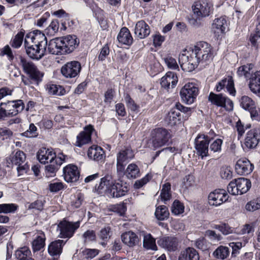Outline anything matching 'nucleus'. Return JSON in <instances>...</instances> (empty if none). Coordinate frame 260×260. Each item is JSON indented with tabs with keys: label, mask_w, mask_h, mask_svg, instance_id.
I'll list each match as a JSON object with an SVG mask.
<instances>
[{
	"label": "nucleus",
	"mask_w": 260,
	"mask_h": 260,
	"mask_svg": "<svg viewBox=\"0 0 260 260\" xmlns=\"http://www.w3.org/2000/svg\"><path fill=\"white\" fill-rule=\"evenodd\" d=\"M25 105L22 100L8 101L0 103V120H5L7 118L16 116L24 109Z\"/></svg>",
	"instance_id": "nucleus-1"
},
{
	"label": "nucleus",
	"mask_w": 260,
	"mask_h": 260,
	"mask_svg": "<svg viewBox=\"0 0 260 260\" xmlns=\"http://www.w3.org/2000/svg\"><path fill=\"white\" fill-rule=\"evenodd\" d=\"M193 55L198 58L201 67L205 68L212 61L213 57L212 48L210 44L205 42H199L192 49Z\"/></svg>",
	"instance_id": "nucleus-2"
},
{
	"label": "nucleus",
	"mask_w": 260,
	"mask_h": 260,
	"mask_svg": "<svg viewBox=\"0 0 260 260\" xmlns=\"http://www.w3.org/2000/svg\"><path fill=\"white\" fill-rule=\"evenodd\" d=\"M171 138L170 132L166 128L158 127L151 131L150 142L154 149L167 145Z\"/></svg>",
	"instance_id": "nucleus-3"
},
{
	"label": "nucleus",
	"mask_w": 260,
	"mask_h": 260,
	"mask_svg": "<svg viewBox=\"0 0 260 260\" xmlns=\"http://www.w3.org/2000/svg\"><path fill=\"white\" fill-rule=\"evenodd\" d=\"M20 65L23 71L37 84H39L42 81L44 74L39 70L32 62L27 60L25 58H21Z\"/></svg>",
	"instance_id": "nucleus-4"
},
{
	"label": "nucleus",
	"mask_w": 260,
	"mask_h": 260,
	"mask_svg": "<svg viewBox=\"0 0 260 260\" xmlns=\"http://www.w3.org/2000/svg\"><path fill=\"white\" fill-rule=\"evenodd\" d=\"M199 93V88L196 83L188 82L185 84L180 91L182 100L187 104L194 103Z\"/></svg>",
	"instance_id": "nucleus-5"
},
{
	"label": "nucleus",
	"mask_w": 260,
	"mask_h": 260,
	"mask_svg": "<svg viewBox=\"0 0 260 260\" xmlns=\"http://www.w3.org/2000/svg\"><path fill=\"white\" fill-rule=\"evenodd\" d=\"M25 159V154L22 151L18 150L14 154L7 158V166L9 167L11 165L18 166L17 168L18 173L19 175H21L23 173H26L29 169V167L26 164L21 166L24 162Z\"/></svg>",
	"instance_id": "nucleus-6"
},
{
	"label": "nucleus",
	"mask_w": 260,
	"mask_h": 260,
	"mask_svg": "<svg viewBox=\"0 0 260 260\" xmlns=\"http://www.w3.org/2000/svg\"><path fill=\"white\" fill-rule=\"evenodd\" d=\"M135 154L131 148L125 147L117 154V171L123 172L125 165L134 157Z\"/></svg>",
	"instance_id": "nucleus-7"
},
{
	"label": "nucleus",
	"mask_w": 260,
	"mask_h": 260,
	"mask_svg": "<svg viewBox=\"0 0 260 260\" xmlns=\"http://www.w3.org/2000/svg\"><path fill=\"white\" fill-rule=\"evenodd\" d=\"M80 222L62 221L58 224L60 231V237L61 238H70L74 235L76 230L80 226Z\"/></svg>",
	"instance_id": "nucleus-8"
},
{
	"label": "nucleus",
	"mask_w": 260,
	"mask_h": 260,
	"mask_svg": "<svg viewBox=\"0 0 260 260\" xmlns=\"http://www.w3.org/2000/svg\"><path fill=\"white\" fill-rule=\"evenodd\" d=\"M211 141L210 136L200 134L195 139V148L197 153L202 158L208 155L209 144Z\"/></svg>",
	"instance_id": "nucleus-9"
},
{
	"label": "nucleus",
	"mask_w": 260,
	"mask_h": 260,
	"mask_svg": "<svg viewBox=\"0 0 260 260\" xmlns=\"http://www.w3.org/2000/svg\"><path fill=\"white\" fill-rule=\"evenodd\" d=\"M26 42L32 43L46 51L47 46V38L40 30H35L26 35L25 38Z\"/></svg>",
	"instance_id": "nucleus-10"
},
{
	"label": "nucleus",
	"mask_w": 260,
	"mask_h": 260,
	"mask_svg": "<svg viewBox=\"0 0 260 260\" xmlns=\"http://www.w3.org/2000/svg\"><path fill=\"white\" fill-rule=\"evenodd\" d=\"M208 100L212 104L218 107H223L227 111H231L233 109V102L222 94H215L211 92L209 95Z\"/></svg>",
	"instance_id": "nucleus-11"
},
{
	"label": "nucleus",
	"mask_w": 260,
	"mask_h": 260,
	"mask_svg": "<svg viewBox=\"0 0 260 260\" xmlns=\"http://www.w3.org/2000/svg\"><path fill=\"white\" fill-rule=\"evenodd\" d=\"M81 66L79 62L72 61L64 64L61 69L62 75L67 78H73L78 76L81 71Z\"/></svg>",
	"instance_id": "nucleus-12"
},
{
	"label": "nucleus",
	"mask_w": 260,
	"mask_h": 260,
	"mask_svg": "<svg viewBox=\"0 0 260 260\" xmlns=\"http://www.w3.org/2000/svg\"><path fill=\"white\" fill-rule=\"evenodd\" d=\"M229 196L223 189H216L210 192L208 196V203L210 205L218 206L228 201Z\"/></svg>",
	"instance_id": "nucleus-13"
},
{
	"label": "nucleus",
	"mask_w": 260,
	"mask_h": 260,
	"mask_svg": "<svg viewBox=\"0 0 260 260\" xmlns=\"http://www.w3.org/2000/svg\"><path fill=\"white\" fill-rule=\"evenodd\" d=\"M94 130L93 126L91 124L85 126L83 131L77 136L75 145L77 147H81L89 143L91 140V134Z\"/></svg>",
	"instance_id": "nucleus-14"
},
{
	"label": "nucleus",
	"mask_w": 260,
	"mask_h": 260,
	"mask_svg": "<svg viewBox=\"0 0 260 260\" xmlns=\"http://www.w3.org/2000/svg\"><path fill=\"white\" fill-rule=\"evenodd\" d=\"M128 190L127 183L118 180L115 181L108 193L112 198H119L125 195Z\"/></svg>",
	"instance_id": "nucleus-15"
},
{
	"label": "nucleus",
	"mask_w": 260,
	"mask_h": 260,
	"mask_svg": "<svg viewBox=\"0 0 260 260\" xmlns=\"http://www.w3.org/2000/svg\"><path fill=\"white\" fill-rule=\"evenodd\" d=\"M260 140V129L255 128L249 131L245 139L244 144L249 149H253L258 145Z\"/></svg>",
	"instance_id": "nucleus-16"
},
{
	"label": "nucleus",
	"mask_w": 260,
	"mask_h": 260,
	"mask_svg": "<svg viewBox=\"0 0 260 260\" xmlns=\"http://www.w3.org/2000/svg\"><path fill=\"white\" fill-rule=\"evenodd\" d=\"M60 39L66 54L72 52L80 43L79 39L75 35H68L60 38Z\"/></svg>",
	"instance_id": "nucleus-17"
},
{
	"label": "nucleus",
	"mask_w": 260,
	"mask_h": 260,
	"mask_svg": "<svg viewBox=\"0 0 260 260\" xmlns=\"http://www.w3.org/2000/svg\"><path fill=\"white\" fill-rule=\"evenodd\" d=\"M115 181L111 174H108L101 179L99 184L95 185V191L99 194L103 193L106 191L109 192Z\"/></svg>",
	"instance_id": "nucleus-18"
},
{
	"label": "nucleus",
	"mask_w": 260,
	"mask_h": 260,
	"mask_svg": "<svg viewBox=\"0 0 260 260\" xmlns=\"http://www.w3.org/2000/svg\"><path fill=\"white\" fill-rule=\"evenodd\" d=\"M24 46L27 54L32 59L37 60L41 59L44 55L46 51L32 43L27 44L26 40H24Z\"/></svg>",
	"instance_id": "nucleus-19"
},
{
	"label": "nucleus",
	"mask_w": 260,
	"mask_h": 260,
	"mask_svg": "<svg viewBox=\"0 0 260 260\" xmlns=\"http://www.w3.org/2000/svg\"><path fill=\"white\" fill-rule=\"evenodd\" d=\"M63 176L65 181L67 182L77 181L80 176V172L75 165L70 164L63 168Z\"/></svg>",
	"instance_id": "nucleus-20"
},
{
	"label": "nucleus",
	"mask_w": 260,
	"mask_h": 260,
	"mask_svg": "<svg viewBox=\"0 0 260 260\" xmlns=\"http://www.w3.org/2000/svg\"><path fill=\"white\" fill-rule=\"evenodd\" d=\"M194 15L199 17H205L209 15L210 7L204 1H198L192 6Z\"/></svg>",
	"instance_id": "nucleus-21"
},
{
	"label": "nucleus",
	"mask_w": 260,
	"mask_h": 260,
	"mask_svg": "<svg viewBox=\"0 0 260 260\" xmlns=\"http://www.w3.org/2000/svg\"><path fill=\"white\" fill-rule=\"evenodd\" d=\"M253 165L246 158L239 159L237 161L235 167L237 173L241 175L249 174L253 171Z\"/></svg>",
	"instance_id": "nucleus-22"
},
{
	"label": "nucleus",
	"mask_w": 260,
	"mask_h": 260,
	"mask_svg": "<svg viewBox=\"0 0 260 260\" xmlns=\"http://www.w3.org/2000/svg\"><path fill=\"white\" fill-rule=\"evenodd\" d=\"M215 88L216 90L218 92L225 88L231 95L233 96L236 95V91L234 87V83L231 76H229L227 78H224L218 82Z\"/></svg>",
	"instance_id": "nucleus-23"
},
{
	"label": "nucleus",
	"mask_w": 260,
	"mask_h": 260,
	"mask_svg": "<svg viewBox=\"0 0 260 260\" xmlns=\"http://www.w3.org/2000/svg\"><path fill=\"white\" fill-rule=\"evenodd\" d=\"M55 157V153L49 148H42L37 153L38 159L42 164L52 163Z\"/></svg>",
	"instance_id": "nucleus-24"
},
{
	"label": "nucleus",
	"mask_w": 260,
	"mask_h": 260,
	"mask_svg": "<svg viewBox=\"0 0 260 260\" xmlns=\"http://www.w3.org/2000/svg\"><path fill=\"white\" fill-rule=\"evenodd\" d=\"M178 82V77L173 72H168L161 79L160 84L162 87L168 90L170 85L171 88H174Z\"/></svg>",
	"instance_id": "nucleus-25"
},
{
	"label": "nucleus",
	"mask_w": 260,
	"mask_h": 260,
	"mask_svg": "<svg viewBox=\"0 0 260 260\" xmlns=\"http://www.w3.org/2000/svg\"><path fill=\"white\" fill-rule=\"evenodd\" d=\"M48 50L49 53L52 54H66L60 38H56L51 40L48 45Z\"/></svg>",
	"instance_id": "nucleus-26"
},
{
	"label": "nucleus",
	"mask_w": 260,
	"mask_h": 260,
	"mask_svg": "<svg viewBox=\"0 0 260 260\" xmlns=\"http://www.w3.org/2000/svg\"><path fill=\"white\" fill-rule=\"evenodd\" d=\"M158 244L170 251H175L177 249L178 241L175 237H165L157 241Z\"/></svg>",
	"instance_id": "nucleus-27"
},
{
	"label": "nucleus",
	"mask_w": 260,
	"mask_h": 260,
	"mask_svg": "<svg viewBox=\"0 0 260 260\" xmlns=\"http://www.w3.org/2000/svg\"><path fill=\"white\" fill-rule=\"evenodd\" d=\"M150 32L149 26L144 21L140 20L137 22L135 28V34L140 39L148 36Z\"/></svg>",
	"instance_id": "nucleus-28"
},
{
	"label": "nucleus",
	"mask_w": 260,
	"mask_h": 260,
	"mask_svg": "<svg viewBox=\"0 0 260 260\" xmlns=\"http://www.w3.org/2000/svg\"><path fill=\"white\" fill-rule=\"evenodd\" d=\"M87 155L89 158L99 161L104 158L105 152L100 146L93 145L89 148Z\"/></svg>",
	"instance_id": "nucleus-29"
},
{
	"label": "nucleus",
	"mask_w": 260,
	"mask_h": 260,
	"mask_svg": "<svg viewBox=\"0 0 260 260\" xmlns=\"http://www.w3.org/2000/svg\"><path fill=\"white\" fill-rule=\"evenodd\" d=\"M66 242L62 240H57L52 242L48 245V252L52 256H59L62 253L63 246Z\"/></svg>",
	"instance_id": "nucleus-30"
},
{
	"label": "nucleus",
	"mask_w": 260,
	"mask_h": 260,
	"mask_svg": "<svg viewBox=\"0 0 260 260\" xmlns=\"http://www.w3.org/2000/svg\"><path fill=\"white\" fill-rule=\"evenodd\" d=\"M117 40L119 43L128 46L131 45L133 42V38L129 30L125 27L120 29L117 36Z\"/></svg>",
	"instance_id": "nucleus-31"
},
{
	"label": "nucleus",
	"mask_w": 260,
	"mask_h": 260,
	"mask_svg": "<svg viewBox=\"0 0 260 260\" xmlns=\"http://www.w3.org/2000/svg\"><path fill=\"white\" fill-rule=\"evenodd\" d=\"M121 240L123 243L129 247L137 245L139 242V239L136 234L133 232H128L121 235Z\"/></svg>",
	"instance_id": "nucleus-32"
},
{
	"label": "nucleus",
	"mask_w": 260,
	"mask_h": 260,
	"mask_svg": "<svg viewBox=\"0 0 260 260\" xmlns=\"http://www.w3.org/2000/svg\"><path fill=\"white\" fill-rule=\"evenodd\" d=\"M199 254L198 251L193 248H187L181 251L178 260H199Z\"/></svg>",
	"instance_id": "nucleus-33"
},
{
	"label": "nucleus",
	"mask_w": 260,
	"mask_h": 260,
	"mask_svg": "<svg viewBox=\"0 0 260 260\" xmlns=\"http://www.w3.org/2000/svg\"><path fill=\"white\" fill-rule=\"evenodd\" d=\"M249 87L253 93H260V71L251 75Z\"/></svg>",
	"instance_id": "nucleus-34"
},
{
	"label": "nucleus",
	"mask_w": 260,
	"mask_h": 260,
	"mask_svg": "<svg viewBox=\"0 0 260 260\" xmlns=\"http://www.w3.org/2000/svg\"><path fill=\"white\" fill-rule=\"evenodd\" d=\"M227 26L226 20L224 17L215 19L212 23V30L218 36L225 31Z\"/></svg>",
	"instance_id": "nucleus-35"
},
{
	"label": "nucleus",
	"mask_w": 260,
	"mask_h": 260,
	"mask_svg": "<svg viewBox=\"0 0 260 260\" xmlns=\"http://www.w3.org/2000/svg\"><path fill=\"white\" fill-rule=\"evenodd\" d=\"M180 113L175 108H172L167 115L165 120L170 126L177 124L180 121Z\"/></svg>",
	"instance_id": "nucleus-36"
},
{
	"label": "nucleus",
	"mask_w": 260,
	"mask_h": 260,
	"mask_svg": "<svg viewBox=\"0 0 260 260\" xmlns=\"http://www.w3.org/2000/svg\"><path fill=\"white\" fill-rule=\"evenodd\" d=\"M142 235L143 237V247L147 249L156 250L155 239L150 234L144 232L142 233Z\"/></svg>",
	"instance_id": "nucleus-37"
},
{
	"label": "nucleus",
	"mask_w": 260,
	"mask_h": 260,
	"mask_svg": "<svg viewBox=\"0 0 260 260\" xmlns=\"http://www.w3.org/2000/svg\"><path fill=\"white\" fill-rule=\"evenodd\" d=\"M178 60L180 67L184 71L190 72L197 68L193 65V63L188 62V57L186 54H180Z\"/></svg>",
	"instance_id": "nucleus-38"
},
{
	"label": "nucleus",
	"mask_w": 260,
	"mask_h": 260,
	"mask_svg": "<svg viewBox=\"0 0 260 260\" xmlns=\"http://www.w3.org/2000/svg\"><path fill=\"white\" fill-rule=\"evenodd\" d=\"M238 190L239 191L240 194L246 193L251 187V182L250 180L244 178H239L236 179Z\"/></svg>",
	"instance_id": "nucleus-39"
},
{
	"label": "nucleus",
	"mask_w": 260,
	"mask_h": 260,
	"mask_svg": "<svg viewBox=\"0 0 260 260\" xmlns=\"http://www.w3.org/2000/svg\"><path fill=\"white\" fill-rule=\"evenodd\" d=\"M15 255L17 260H34L31 257L30 250L27 247H23L16 250Z\"/></svg>",
	"instance_id": "nucleus-40"
},
{
	"label": "nucleus",
	"mask_w": 260,
	"mask_h": 260,
	"mask_svg": "<svg viewBox=\"0 0 260 260\" xmlns=\"http://www.w3.org/2000/svg\"><path fill=\"white\" fill-rule=\"evenodd\" d=\"M126 175L128 178H136L140 176V169L135 164L128 165L126 170Z\"/></svg>",
	"instance_id": "nucleus-41"
},
{
	"label": "nucleus",
	"mask_w": 260,
	"mask_h": 260,
	"mask_svg": "<svg viewBox=\"0 0 260 260\" xmlns=\"http://www.w3.org/2000/svg\"><path fill=\"white\" fill-rule=\"evenodd\" d=\"M45 236L44 233H41L34 239L32 243V246L34 251L40 250L45 246Z\"/></svg>",
	"instance_id": "nucleus-42"
},
{
	"label": "nucleus",
	"mask_w": 260,
	"mask_h": 260,
	"mask_svg": "<svg viewBox=\"0 0 260 260\" xmlns=\"http://www.w3.org/2000/svg\"><path fill=\"white\" fill-rule=\"evenodd\" d=\"M155 215L158 220H164L169 217V212L166 206H159L156 208Z\"/></svg>",
	"instance_id": "nucleus-43"
},
{
	"label": "nucleus",
	"mask_w": 260,
	"mask_h": 260,
	"mask_svg": "<svg viewBox=\"0 0 260 260\" xmlns=\"http://www.w3.org/2000/svg\"><path fill=\"white\" fill-rule=\"evenodd\" d=\"M230 254L229 249L228 247L220 246L213 253V256L218 259H224L227 258Z\"/></svg>",
	"instance_id": "nucleus-44"
},
{
	"label": "nucleus",
	"mask_w": 260,
	"mask_h": 260,
	"mask_svg": "<svg viewBox=\"0 0 260 260\" xmlns=\"http://www.w3.org/2000/svg\"><path fill=\"white\" fill-rule=\"evenodd\" d=\"M47 90L48 93L52 95H62L66 92L62 86L53 84H48Z\"/></svg>",
	"instance_id": "nucleus-45"
},
{
	"label": "nucleus",
	"mask_w": 260,
	"mask_h": 260,
	"mask_svg": "<svg viewBox=\"0 0 260 260\" xmlns=\"http://www.w3.org/2000/svg\"><path fill=\"white\" fill-rule=\"evenodd\" d=\"M171 185L170 183H166L162 186L160 197L161 200L163 201L165 203L171 198Z\"/></svg>",
	"instance_id": "nucleus-46"
},
{
	"label": "nucleus",
	"mask_w": 260,
	"mask_h": 260,
	"mask_svg": "<svg viewBox=\"0 0 260 260\" xmlns=\"http://www.w3.org/2000/svg\"><path fill=\"white\" fill-rule=\"evenodd\" d=\"M253 67L254 65L252 63H249L240 66L238 69L237 74L239 77L244 76L245 78H247L250 74V72L253 69Z\"/></svg>",
	"instance_id": "nucleus-47"
},
{
	"label": "nucleus",
	"mask_w": 260,
	"mask_h": 260,
	"mask_svg": "<svg viewBox=\"0 0 260 260\" xmlns=\"http://www.w3.org/2000/svg\"><path fill=\"white\" fill-rule=\"evenodd\" d=\"M59 166L57 165L54 161L52 163H50L45 166V174L47 177H51L55 176L56 172L58 170Z\"/></svg>",
	"instance_id": "nucleus-48"
},
{
	"label": "nucleus",
	"mask_w": 260,
	"mask_h": 260,
	"mask_svg": "<svg viewBox=\"0 0 260 260\" xmlns=\"http://www.w3.org/2000/svg\"><path fill=\"white\" fill-rule=\"evenodd\" d=\"M240 105L244 109L248 111L254 107L255 103L248 96H243L241 99Z\"/></svg>",
	"instance_id": "nucleus-49"
},
{
	"label": "nucleus",
	"mask_w": 260,
	"mask_h": 260,
	"mask_svg": "<svg viewBox=\"0 0 260 260\" xmlns=\"http://www.w3.org/2000/svg\"><path fill=\"white\" fill-rule=\"evenodd\" d=\"M18 206L15 204H0V213L5 214L14 213L17 209Z\"/></svg>",
	"instance_id": "nucleus-50"
},
{
	"label": "nucleus",
	"mask_w": 260,
	"mask_h": 260,
	"mask_svg": "<svg viewBox=\"0 0 260 260\" xmlns=\"http://www.w3.org/2000/svg\"><path fill=\"white\" fill-rule=\"evenodd\" d=\"M209 149L213 152H220L223 141L221 139H216L210 142Z\"/></svg>",
	"instance_id": "nucleus-51"
},
{
	"label": "nucleus",
	"mask_w": 260,
	"mask_h": 260,
	"mask_svg": "<svg viewBox=\"0 0 260 260\" xmlns=\"http://www.w3.org/2000/svg\"><path fill=\"white\" fill-rule=\"evenodd\" d=\"M152 174L148 173L142 179L136 180L134 184V187L137 189H140L152 179Z\"/></svg>",
	"instance_id": "nucleus-52"
},
{
	"label": "nucleus",
	"mask_w": 260,
	"mask_h": 260,
	"mask_svg": "<svg viewBox=\"0 0 260 260\" xmlns=\"http://www.w3.org/2000/svg\"><path fill=\"white\" fill-rule=\"evenodd\" d=\"M24 37V32H19L13 39L11 40V45L15 48H19L22 45Z\"/></svg>",
	"instance_id": "nucleus-53"
},
{
	"label": "nucleus",
	"mask_w": 260,
	"mask_h": 260,
	"mask_svg": "<svg viewBox=\"0 0 260 260\" xmlns=\"http://www.w3.org/2000/svg\"><path fill=\"white\" fill-rule=\"evenodd\" d=\"M184 207L180 202L175 200L171 207V211L174 215H177L184 212Z\"/></svg>",
	"instance_id": "nucleus-54"
},
{
	"label": "nucleus",
	"mask_w": 260,
	"mask_h": 260,
	"mask_svg": "<svg viewBox=\"0 0 260 260\" xmlns=\"http://www.w3.org/2000/svg\"><path fill=\"white\" fill-rule=\"evenodd\" d=\"M220 176L223 179L230 180L233 177V172L231 168L228 166H223L220 168Z\"/></svg>",
	"instance_id": "nucleus-55"
},
{
	"label": "nucleus",
	"mask_w": 260,
	"mask_h": 260,
	"mask_svg": "<svg viewBox=\"0 0 260 260\" xmlns=\"http://www.w3.org/2000/svg\"><path fill=\"white\" fill-rule=\"evenodd\" d=\"M164 60L170 69L177 70L179 69L176 60L173 57L168 55L164 58Z\"/></svg>",
	"instance_id": "nucleus-56"
},
{
	"label": "nucleus",
	"mask_w": 260,
	"mask_h": 260,
	"mask_svg": "<svg viewBox=\"0 0 260 260\" xmlns=\"http://www.w3.org/2000/svg\"><path fill=\"white\" fill-rule=\"evenodd\" d=\"M245 208L249 211H254L260 209V198L247 203Z\"/></svg>",
	"instance_id": "nucleus-57"
},
{
	"label": "nucleus",
	"mask_w": 260,
	"mask_h": 260,
	"mask_svg": "<svg viewBox=\"0 0 260 260\" xmlns=\"http://www.w3.org/2000/svg\"><path fill=\"white\" fill-rule=\"evenodd\" d=\"M38 135V128L34 123L30 124L29 128L22 133L23 136L28 138L36 137Z\"/></svg>",
	"instance_id": "nucleus-58"
},
{
	"label": "nucleus",
	"mask_w": 260,
	"mask_h": 260,
	"mask_svg": "<svg viewBox=\"0 0 260 260\" xmlns=\"http://www.w3.org/2000/svg\"><path fill=\"white\" fill-rule=\"evenodd\" d=\"M209 246V243L204 238L198 239L195 243V246L202 251L208 250Z\"/></svg>",
	"instance_id": "nucleus-59"
},
{
	"label": "nucleus",
	"mask_w": 260,
	"mask_h": 260,
	"mask_svg": "<svg viewBox=\"0 0 260 260\" xmlns=\"http://www.w3.org/2000/svg\"><path fill=\"white\" fill-rule=\"evenodd\" d=\"M84 201L83 194L81 193H78L74 196L72 199V206L76 208H79Z\"/></svg>",
	"instance_id": "nucleus-60"
},
{
	"label": "nucleus",
	"mask_w": 260,
	"mask_h": 260,
	"mask_svg": "<svg viewBox=\"0 0 260 260\" xmlns=\"http://www.w3.org/2000/svg\"><path fill=\"white\" fill-rule=\"evenodd\" d=\"M124 100L127 107L128 108L130 109L131 111H136L138 110V106L128 94L124 95Z\"/></svg>",
	"instance_id": "nucleus-61"
},
{
	"label": "nucleus",
	"mask_w": 260,
	"mask_h": 260,
	"mask_svg": "<svg viewBox=\"0 0 260 260\" xmlns=\"http://www.w3.org/2000/svg\"><path fill=\"white\" fill-rule=\"evenodd\" d=\"M0 55L2 56L6 55L10 61H12L14 58L12 51L8 45L5 46L1 50Z\"/></svg>",
	"instance_id": "nucleus-62"
},
{
	"label": "nucleus",
	"mask_w": 260,
	"mask_h": 260,
	"mask_svg": "<svg viewBox=\"0 0 260 260\" xmlns=\"http://www.w3.org/2000/svg\"><path fill=\"white\" fill-rule=\"evenodd\" d=\"M59 28V22L57 20H53L52 21L50 25L46 29V32L50 34L51 35L56 32Z\"/></svg>",
	"instance_id": "nucleus-63"
},
{
	"label": "nucleus",
	"mask_w": 260,
	"mask_h": 260,
	"mask_svg": "<svg viewBox=\"0 0 260 260\" xmlns=\"http://www.w3.org/2000/svg\"><path fill=\"white\" fill-rule=\"evenodd\" d=\"M111 210L113 212L117 213L120 216H122L124 214L126 210V207L124 203H122L113 205L111 208Z\"/></svg>",
	"instance_id": "nucleus-64"
}]
</instances>
